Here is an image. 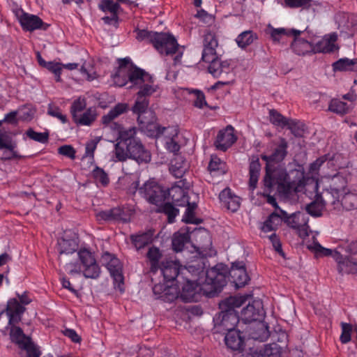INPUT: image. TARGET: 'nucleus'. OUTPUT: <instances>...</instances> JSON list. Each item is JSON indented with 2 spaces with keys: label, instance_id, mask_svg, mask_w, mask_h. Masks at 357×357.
<instances>
[{
  "label": "nucleus",
  "instance_id": "f257e3e1",
  "mask_svg": "<svg viewBox=\"0 0 357 357\" xmlns=\"http://www.w3.org/2000/svg\"><path fill=\"white\" fill-rule=\"evenodd\" d=\"M185 271L191 274L193 279L185 277L179 278L176 286H163L155 284L153 287V294L158 298L166 302H172L181 298L184 302H197L200 294L212 296L220 291L227 284V267L222 264L208 269L200 264L189 265Z\"/></svg>",
  "mask_w": 357,
  "mask_h": 357
},
{
  "label": "nucleus",
  "instance_id": "f03ea898",
  "mask_svg": "<svg viewBox=\"0 0 357 357\" xmlns=\"http://www.w3.org/2000/svg\"><path fill=\"white\" fill-rule=\"evenodd\" d=\"M288 143L284 138H280L279 144L270 155H263L266 162V174L263 178L264 197L266 201H276V197L288 199L296 191L302 189L304 181V170L298 169H287L280 165L287 155Z\"/></svg>",
  "mask_w": 357,
  "mask_h": 357
},
{
  "label": "nucleus",
  "instance_id": "7ed1b4c3",
  "mask_svg": "<svg viewBox=\"0 0 357 357\" xmlns=\"http://www.w3.org/2000/svg\"><path fill=\"white\" fill-rule=\"evenodd\" d=\"M117 143L114 146L115 155L120 162L128 158L135 160L139 165L149 163L151 160V152L146 149L139 137L136 127L119 128Z\"/></svg>",
  "mask_w": 357,
  "mask_h": 357
},
{
  "label": "nucleus",
  "instance_id": "20e7f679",
  "mask_svg": "<svg viewBox=\"0 0 357 357\" xmlns=\"http://www.w3.org/2000/svg\"><path fill=\"white\" fill-rule=\"evenodd\" d=\"M247 298V296H230L220 303L221 312L213 318L214 329L217 333L235 330L239 317L234 309L240 307Z\"/></svg>",
  "mask_w": 357,
  "mask_h": 357
},
{
  "label": "nucleus",
  "instance_id": "39448f33",
  "mask_svg": "<svg viewBox=\"0 0 357 357\" xmlns=\"http://www.w3.org/2000/svg\"><path fill=\"white\" fill-rule=\"evenodd\" d=\"M218 41L214 33L207 31L204 36L202 59L209 63L208 72L215 77H220L223 73L230 71V64L227 61H222L217 55L216 48Z\"/></svg>",
  "mask_w": 357,
  "mask_h": 357
},
{
  "label": "nucleus",
  "instance_id": "423d86ee",
  "mask_svg": "<svg viewBox=\"0 0 357 357\" xmlns=\"http://www.w3.org/2000/svg\"><path fill=\"white\" fill-rule=\"evenodd\" d=\"M77 255L78 261L66 264V271L70 275L82 274L86 278H98L101 271L93 253L87 248H81Z\"/></svg>",
  "mask_w": 357,
  "mask_h": 357
},
{
  "label": "nucleus",
  "instance_id": "0eeeda50",
  "mask_svg": "<svg viewBox=\"0 0 357 357\" xmlns=\"http://www.w3.org/2000/svg\"><path fill=\"white\" fill-rule=\"evenodd\" d=\"M307 248L316 257L331 256L337 263V271L340 274L357 273V260L343 256L339 251L323 247L313 236V241L307 244Z\"/></svg>",
  "mask_w": 357,
  "mask_h": 357
},
{
  "label": "nucleus",
  "instance_id": "6e6552de",
  "mask_svg": "<svg viewBox=\"0 0 357 357\" xmlns=\"http://www.w3.org/2000/svg\"><path fill=\"white\" fill-rule=\"evenodd\" d=\"M326 161V155H324L310 164L309 169V174L310 176L304 174L303 187L298 191L295 192L289 199H292L298 193L304 191L306 197L312 201H324L321 194L318 191V171Z\"/></svg>",
  "mask_w": 357,
  "mask_h": 357
},
{
  "label": "nucleus",
  "instance_id": "1a4fd4ad",
  "mask_svg": "<svg viewBox=\"0 0 357 357\" xmlns=\"http://www.w3.org/2000/svg\"><path fill=\"white\" fill-rule=\"evenodd\" d=\"M137 192L146 201H165V188L153 178L148 180L140 188H139V181H134L129 187L128 192L135 195Z\"/></svg>",
  "mask_w": 357,
  "mask_h": 357
},
{
  "label": "nucleus",
  "instance_id": "9d476101",
  "mask_svg": "<svg viewBox=\"0 0 357 357\" xmlns=\"http://www.w3.org/2000/svg\"><path fill=\"white\" fill-rule=\"evenodd\" d=\"M280 213L283 215L284 221L287 226L301 238L305 239L312 232L308 225L309 217L307 213L298 211L288 215L287 213L282 210H280Z\"/></svg>",
  "mask_w": 357,
  "mask_h": 357
},
{
  "label": "nucleus",
  "instance_id": "9b49d317",
  "mask_svg": "<svg viewBox=\"0 0 357 357\" xmlns=\"http://www.w3.org/2000/svg\"><path fill=\"white\" fill-rule=\"evenodd\" d=\"M184 268H181L180 264L176 261H167L162 263L160 272L163 275V283H159L163 286V289L167 286H176L179 278L185 277L188 273Z\"/></svg>",
  "mask_w": 357,
  "mask_h": 357
},
{
  "label": "nucleus",
  "instance_id": "f8f14e48",
  "mask_svg": "<svg viewBox=\"0 0 357 357\" xmlns=\"http://www.w3.org/2000/svg\"><path fill=\"white\" fill-rule=\"evenodd\" d=\"M102 261L114 280V288L120 292L124 291L122 264L119 259L110 253L105 252L102 256Z\"/></svg>",
  "mask_w": 357,
  "mask_h": 357
},
{
  "label": "nucleus",
  "instance_id": "ddd939ff",
  "mask_svg": "<svg viewBox=\"0 0 357 357\" xmlns=\"http://www.w3.org/2000/svg\"><path fill=\"white\" fill-rule=\"evenodd\" d=\"M17 296L20 302L16 298H12L8 301L6 312L8 317L9 325H13L20 321L25 310L23 305H28L32 301L26 292H24L22 295L17 294Z\"/></svg>",
  "mask_w": 357,
  "mask_h": 357
},
{
  "label": "nucleus",
  "instance_id": "4468645a",
  "mask_svg": "<svg viewBox=\"0 0 357 357\" xmlns=\"http://www.w3.org/2000/svg\"><path fill=\"white\" fill-rule=\"evenodd\" d=\"M12 342L16 343L22 351L26 352L27 357H39L40 353L37 347L25 336L19 327L12 326L10 332Z\"/></svg>",
  "mask_w": 357,
  "mask_h": 357
},
{
  "label": "nucleus",
  "instance_id": "2eb2a0df",
  "mask_svg": "<svg viewBox=\"0 0 357 357\" xmlns=\"http://www.w3.org/2000/svg\"><path fill=\"white\" fill-rule=\"evenodd\" d=\"M149 120L147 118L142 119V121H137L141 130L148 137L158 138L165 134L166 132L171 131L172 135H176L178 130L176 127H161L155 121L154 114L149 116Z\"/></svg>",
  "mask_w": 357,
  "mask_h": 357
},
{
  "label": "nucleus",
  "instance_id": "dca6fc26",
  "mask_svg": "<svg viewBox=\"0 0 357 357\" xmlns=\"http://www.w3.org/2000/svg\"><path fill=\"white\" fill-rule=\"evenodd\" d=\"M152 45L159 53L165 55L175 54L178 47V44L174 36L164 32L156 33L155 39Z\"/></svg>",
  "mask_w": 357,
  "mask_h": 357
},
{
  "label": "nucleus",
  "instance_id": "f3484780",
  "mask_svg": "<svg viewBox=\"0 0 357 357\" xmlns=\"http://www.w3.org/2000/svg\"><path fill=\"white\" fill-rule=\"evenodd\" d=\"M132 215V210L128 207H116L107 211H100L96 216L98 220H121L127 222Z\"/></svg>",
  "mask_w": 357,
  "mask_h": 357
},
{
  "label": "nucleus",
  "instance_id": "a211bd4d",
  "mask_svg": "<svg viewBox=\"0 0 357 357\" xmlns=\"http://www.w3.org/2000/svg\"><path fill=\"white\" fill-rule=\"evenodd\" d=\"M237 140L234 134V129L231 126H227L225 129L220 130L214 142V146L218 150L226 151Z\"/></svg>",
  "mask_w": 357,
  "mask_h": 357
},
{
  "label": "nucleus",
  "instance_id": "6ab92c4d",
  "mask_svg": "<svg viewBox=\"0 0 357 357\" xmlns=\"http://www.w3.org/2000/svg\"><path fill=\"white\" fill-rule=\"evenodd\" d=\"M193 236L199 243L198 251L204 257H211L213 251L211 250V237L209 232L204 228L196 229L193 231Z\"/></svg>",
  "mask_w": 357,
  "mask_h": 357
},
{
  "label": "nucleus",
  "instance_id": "aec40b11",
  "mask_svg": "<svg viewBox=\"0 0 357 357\" xmlns=\"http://www.w3.org/2000/svg\"><path fill=\"white\" fill-rule=\"evenodd\" d=\"M264 316L262 303L260 301H253L241 312V319L245 323L261 320Z\"/></svg>",
  "mask_w": 357,
  "mask_h": 357
},
{
  "label": "nucleus",
  "instance_id": "412c9836",
  "mask_svg": "<svg viewBox=\"0 0 357 357\" xmlns=\"http://www.w3.org/2000/svg\"><path fill=\"white\" fill-rule=\"evenodd\" d=\"M123 80L116 82L119 86H124L128 81L133 84L134 85L142 84L146 82L148 79H151L152 77L146 73L144 70L134 66L131 68L124 76H122Z\"/></svg>",
  "mask_w": 357,
  "mask_h": 357
},
{
  "label": "nucleus",
  "instance_id": "4be33fe9",
  "mask_svg": "<svg viewBox=\"0 0 357 357\" xmlns=\"http://www.w3.org/2000/svg\"><path fill=\"white\" fill-rule=\"evenodd\" d=\"M16 148L17 142L13 139L12 137L7 132L0 130V150L5 149L11 153L10 156H5L1 160H10L22 158V156L15 150Z\"/></svg>",
  "mask_w": 357,
  "mask_h": 357
},
{
  "label": "nucleus",
  "instance_id": "5701e85b",
  "mask_svg": "<svg viewBox=\"0 0 357 357\" xmlns=\"http://www.w3.org/2000/svg\"><path fill=\"white\" fill-rule=\"evenodd\" d=\"M18 19L22 29L25 31H33L39 29L45 30L48 26L39 17L26 13L22 12Z\"/></svg>",
  "mask_w": 357,
  "mask_h": 357
},
{
  "label": "nucleus",
  "instance_id": "b1692460",
  "mask_svg": "<svg viewBox=\"0 0 357 357\" xmlns=\"http://www.w3.org/2000/svg\"><path fill=\"white\" fill-rule=\"evenodd\" d=\"M229 275L232 278L236 288L245 286L249 280L243 262L233 263L229 271Z\"/></svg>",
  "mask_w": 357,
  "mask_h": 357
},
{
  "label": "nucleus",
  "instance_id": "393cba45",
  "mask_svg": "<svg viewBox=\"0 0 357 357\" xmlns=\"http://www.w3.org/2000/svg\"><path fill=\"white\" fill-rule=\"evenodd\" d=\"M337 40V36L333 34L329 37H324L318 41L314 45H312V52L313 53H330L335 49V42Z\"/></svg>",
  "mask_w": 357,
  "mask_h": 357
},
{
  "label": "nucleus",
  "instance_id": "a878e982",
  "mask_svg": "<svg viewBox=\"0 0 357 357\" xmlns=\"http://www.w3.org/2000/svg\"><path fill=\"white\" fill-rule=\"evenodd\" d=\"M78 250V238L74 235L71 238L67 236L58 241V250L60 254L69 255Z\"/></svg>",
  "mask_w": 357,
  "mask_h": 357
},
{
  "label": "nucleus",
  "instance_id": "bb28decb",
  "mask_svg": "<svg viewBox=\"0 0 357 357\" xmlns=\"http://www.w3.org/2000/svg\"><path fill=\"white\" fill-rule=\"evenodd\" d=\"M149 105V101L147 98L137 96V100L132 110L133 113L138 115L137 121H142V119L147 118L153 114V112L148 109Z\"/></svg>",
  "mask_w": 357,
  "mask_h": 357
},
{
  "label": "nucleus",
  "instance_id": "cd10ccee",
  "mask_svg": "<svg viewBox=\"0 0 357 357\" xmlns=\"http://www.w3.org/2000/svg\"><path fill=\"white\" fill-rule=\"evenodd\" d=\"M165 201H189L190 199L187 190L177 185L165 188Z\"/></svg>",
  "mask_w": 357,
  "mask_h": 357
},
{
  "label": "nucleus",
  "instance_id": "c85d7f7f",
  "mask_svg": "<svg viewBox=\"0 0 357 357\" xmlns=\"http://www.w3.org/2000/svg\"><path fill=\"white\" fill-rule=\"evenodd\" d=\"M225 341L226 345L232 350H240L243 347V339L240 332L236 330L227 332Z\"/></svg>",
  "mask_w": 357,
  "mask_h": 357
},
{
  "label": "nucleus",
  "instance_id": "c756f323",
  "mask_svg": "<svg viewBox=\"0 0 357 357\" xmlns=\"http://www.w3.org/2000/svg\"><path fill=\"white\" fill-rule=\"evenodd\" d=\"M261 170V164L257 157H252L249 166V185L252 189L257 187Z\"/></svg>",
  "mask_w": 357,
  "mask_h": 357
},
{
  "label": "nucleus",
  "instance_id": "7c9ffc66",
  "mask_svg": "<svg viewBox=\"0 0 357 357\" xmlns=\"http://www.w3.org/2000/svg\"><path fill=\"white\" fill-rule=\"evenodd\" d=\"M291 47L292 50L298 55H305L309 52H312V44L303 38H299L298 36H294Z\"/></svg>",
  "mask_w": 357,
  "mask_h": 357
},
{
  "label": "nucleus",
  "instance_id": "2f4dec72",
  "mask_svg": "<svg viewBox=\"0 0 357 357\" xmlns=\"http://www.w3.org/2000/svg\"><path fill=\"white\" fill-rule=\"evenodd\" d=\"M186 169V162L181 156L177 155L171 160L169 170L176 178H181Z\"/></svg>",
  "mask_w": 357,
  "mask_h": 357
},
{
  "label": "nucleus",
  "instance_id": "473e14b6",
  "mask_svg": "<svg viewBox=\"0 0 357 357\" xmlns=\"http://www.w3.org/2000/svg\"><path fill=\"white\" fill-rule=\"evenodd\" d=\"M284 220L283 215L282 216L277 213H272L268 219L263 223L261 229L264 232H270L276 230L278 227L282 224Z\"/></svg>",
  "mask_w": 357,
  "mask_h": 357
},
{
  "label": "nucleus",
  "instance_id": "72a5a7b5",
  "mask_svg": "<svg viewBox=\"0 0 357 357\" xmlns=\"http://www.w3.org/2000/svg\"><path fill=\"white\" fill-rule=\"evenodd\" d=\"M333 68L334 71H357V58L354 59H340L333 63Z\"/></svg>",
  "mask_w": 357,
  "mask_h": 357
},
{
  "label": "nucleus",
  "instance_id": "f704fd0d",
  "mask_svg": "<svg viewBox=\"0 0 357 357\" xmlns=\"http://www.w3.org/2000/svg\"><path fill=\"white\" fill-rule=\"evenodd\" d=\"M190 234L189 231L186 230L185 231H179L174 234L172 238V248L176 252L182 251L184 245L187 243L190 240Z\"/></svg>",
  "mask_w": 357,
  "mask_h": 357
},
{
  "label": "nucleus",
  "instance_id": "c9c22d12",
  "mask_svg": "<svg viewBox=\"0 0 357 357\" xmlns=\"http://www.w3.org/2000/svg\"><path fill=\"white\" fill-rule=\"evenodd\" d=\"M281 348L277 344L266 345L264 349L256 351L252 357H280Z\"/></svg>",
  "mask_w": 357,
  "mask_h": 357
},
{
  "label": "nucleus",
  "instance_id": "e433bc0d",
  "mask_svg": "<svg viewBox=\"0 0 357 357\" xmlns=\"http://www.w3.org/2000/svg\"><path fill=\"white\" fill-rule=\"evenodd\" d=\"M128 109V105L126 103H119L112 108L107 114L102 118V122L105 125L110 123L114 119L126 112Z\"/></svg>",
  "mask_w": 357,
  "mask_h": 357
},
{
  "label": "nucleus",
  "instance_id": "4c0bfd02",
  "mask_svg": "<svg viewBox=\"0 0 357 357\" xmlns=\"http://www.w3.org/2000/svg\"><path fill=\"white\" fill-rule=\"evenodd\" d=\"M153 236V233L149 231L137 235H132L130 238L136 249L139 250L152 241Z\"/></svg>",
  "mask_w": 357,
  "mask_h": 357
},
{
  "label": "nucleus",
  "instance_id": "58836bf2",
  "mask_svg": "<svg viewBox=\"0 0 357 357\" xmlns=\"http://www.w3.org/2000/svg\"><path fill=\"white\" fill-rule=\"evenodd\" d=\"M146 257L151 266V271L152 273L156 272L159 268V261L162 257L160 249L154 246L151 247Z\"/></svg>",
  "mask_w": 357,
  "mask_h": 357
},
{
  "label": "nucleus",
  "instance_id": "ea45409f",
  "mask_svg": "<svg viewBox=\"0 0 357 357\" xmlns=\"http://www.w3.org/2000/svg\"><path fill=\"white\" fill-rule=\"evenodd\" d=\"M96 117V110L91 107L80 114L78 117L73 119L74 122L79 125L90 126Z\"/></svg>",
  "mask_w": 357,
  "mask_h": 357
},
{
  "label": "nucleus",
  "instance_id": "a19ab883",
  "mask_svg": "<svg viewBox=\"0 0 357 357\" xmlns=\"http://www.w3.org/2000/svg\"><path fill=\"white\" fill-rule=\"evenodd\" d=\"M91 176L97 184H100L103 187L107 186L109 183V178L107 173L97 165H95L91 172Z\"/></svg>",
  "mask_w": 357,
  "mask_h": 357
},
{
  "label": "nucleus",
  "instance_id": "79ce46f5",
  "mask_svg": "<svg viewBox=\"0 0 357 357\" xmlns=\"http://www.w3.org/2000/svg\"><path fill=\"white\" fill-rule=\"evenodd\" d=\"M187 208L183 216V221L186 223L198 225L202 222L200 218H196L195 211L197 208L196 202H187Z\"/></svg>",
  "mask_w": 357,
  "mask_h": 357
},
{
  "label": "nucleus",
  "instance_id": "37998d69",
  "mask_svg": "<svg viewBox=\"0 0 357 357\" xmlns=\"http://www.w3.org/2000/svg\"><path fill=\"white\" fill-rule=\"evenodd\" d=\"M100 10L105 13H109L111 15H119L122 10L118 3L112 0H101L98 4Z\"/></svg>",
  "mask_w": 357,
  "mask_h": 357
},
{
  "label": "nucleus",
  "instance_id": "c03bdc74",
  "mask_svg": "<svg viewBox=\"0 0 357 357\" xmlns=\"http://www.w3.org/2000/svg\"><path fill=\"white\" fill-rule=\"evenodd\" d=\"M328 109L334 113L343 115L349 112L351 107L338 99H333L329 104Z\"/></svg>",
  "mask_w": 357,
  "mask_h": 357
},
{
  "label": "nucleus",
  "instance_id": "a18cd8bd",
  "mask_svg": "<svg viewBox=\"0 0 357 357\" xmlns=\"http://www.w3.org/2000/svg\"><path fill=\"white\" fill-rule=\"evenodd\" d=\"M257 38L256 34L252 31H245L237 36L236 41L240 47L245 48Z\"/></svg>",
  "mask_w": 357,
  "mask_h": 357
},
{
  "label": "nucleus",
  "instance_id": "49530a36",
  "mask_svg": "<svg viewBox=\"0 0 357 357\" xmlns=\"http://www.w3.org/2000/svg\"><path fill=\"white\" fill-rule=\"evenodd\" d=\"M301 31L291 29H285L284 28L273 29L271 31V38L274 41L279 42L284 36H297L301 34Z\"/></svg>",
  "mask_w": 357,
  "mask_h": 357
},
{
  "label": "nucleus",
  "instance_id": "de8ad7c7",
  "mask_svg": "<svg viewBox=\"0 0 357 357\" xmlns=\"http://www.w3.org/2000/svg\"><path fill=\"white\" fill-rule=\"evenodd\" d=\"M119 69L114 76L115 82H119L120 78L124 76L126 73L131 68H133V65L129 58H124L119 59Z\"/></svg>",
  "mask_w": 357,
  "mask_h": 357
},
{
  "label": "nucleus",
  "instance_id": "09e8293b",
  "mask_svg": "<svg viewBox=\"0 0 357 357\" xmlns=\"http://www.w3.org/2000/svg\"><path fill=\"white\" fill-rule=\"evenodd\" d=\"M269 119L270 122L273 125L280 128H284L287 124H288L289 119L284 117L275 109H271L269 111Z\"/></svg>",
  "mask_w": 357,
  "mask_h": 357
},
{
  "label": "nucleus",
  "instance_id": "8fccbe9b",
  "mask_svg": "<svg viewBox=\"0 0 357 357\" xmlns=\"http://www.w3.org/2000/svg\"><path fill=\"white\" fill-rule=\"evenodd\" d=\"M86 106V100L84 98H79L75 100L70 107V113L73 117V119L78 117L80 114L84 112Z\"/></svg>",
  "mask_w": 357,
  "mask_h": 357
},
{
  "label": "nucleus",
  "instance_id": "3c124183",
  "mask_svg": "<svg viewBox=\"0 0 357 357\" xmlns=\"http://www.w3.org/2000/svg\"><path fill=\"white\" fill-rule=\"evenodd\" d=\"M135 32L137 33L136 39L139 41H146L152 44L155 39L157 32L151 31L146 29H136Z\"/></svg>",
  "mask_w": 357,
  "mask_h": 357
},
{
  "label": "nucleus",
  "instance_id": "603ef678",
  "mask_svg": "<svg viewBox=\"0 0 357 357\" xmlns=\"http://www.w3.org/2000/svg\"><path fill=\"white\" fill-rule=\"evenodd\" d=\"M147 83L144 82L142 84H139V91L137 92V97L142 98H147V96H151L155 91V88L152 85L153 79H148Z\"/></svg>",
  "mask_w": 357,
  "mask_h": 357
},
{
  "label": "nucleus",
  "instance_id": "864d4df0",
  "mask_svg": "<svg viewBox=\"0 0 357 357\" xmlns=\"http://www.w3.org/2000/svg\"><path fill=\"white\" fill-rule=\"evenodd\" d=\"M225 163L222 162L217 155H212L208 163V169L212 172H220L225 173Z\"/></svg>",
  "mask_w": 357,
  "mask_h": 357
},
{
  "label": "nucleus",
  "instance_id": "5fc2aeb1",
  "mask_svg": "<svg viewBox=\"0 0 357 357\" xmlns=\"http://www.w3.org/2000/svg\"><path fill=\"white\" fill-rule=\"evenodd\" d=\"M325 202H310L306 206L307 214L314 217L321 215Z\"/></svg>",
  "mask_w": 357,
  "mask_h": 357
},
{
  "label": "nucleus",
  "instance_id": "6e6d98bb",
  "mask_svg": "<svg viewBox=\"0 0 357 357\" xmlns=\"http://www.w3.org/2000/svg\"><path fill=\"white\" fill-rule=\"evenodd\" d=\"M26 134L29 138L43 144L47 143L49 139L48 132H38L34 131L33 129L29 128L26 130Z\"/></svg>",
  "mask_w": 357,
  "mask_h": 357
},
{
  "label": "nucleus",
  "instance_id": "4d7b16f0",
  "mask_svg": "<svg viewBox=\"0 0 357 357\" xmlns=\"http://www.w3.org/2000/svg\"><path fill=\"white\" fill-rule=\"evenodd\" d=\"M164 135L167 139L165 142V146H166L167 149L172 153L178 152L180 149V145L174 139V137H177L178 134L176 135H172L171 134V131H168V132H166Z\"/></svg>",
  "mask_w": 357,
  "mask_h": 357
},
{
  "label": "nucleus",
  "instance_id": "13d9d810",
  "mask_svg": "<svg viewBox=\"0 0 357 357\" xmlns=\"http://www.w3.org/2000/svg\"><path fill=\"white\" fill-rule=\"evenodd\" d=\"M168 216V221L172 223L175 217L178 214V210L172 205V202H165L162 210Z\"/></svg>",
  "mask_w": 357,
  "mask_h": 357
},
{
  "label": "nucleus",
  "instance_id": "bf43d9fd",
  "mask_svg": "<svg viewBox=\"0 0 357 357\" xmlns=\"http://www.w3.org/2000/svg\"><path fill=\"white\" fill-rule=\"evenodd\" d=\"M286 127L288 128L291 132V133L296 137H301L303 132V125L295 120L289 119L288 124H287Z\"/></svg>",
  "mask_w": 357,
  "mask_h": 357
},
{
  "label": "nucleus",
  "instance_id": "052dcab7",
  "mask_svg": "<svg viewBox=\"0 0 357 357\" xmlns=\"http://www.w3.org/2000/svg\"><path fill=\"white\" fill-rule=\"evenodd\" d=\"M332 182L333 185V190H334L336 193L344 191L347 182L342 176L339 174L335 175L332 179Z\"/></svg>",
  "mask_w": 357,
  "mask_h": 357
},
{
  "label": "nucleus",
  "instance_id": "680f3d73",
  "mask_svg": "<svg viewBox=\"0 0 357 357\" xmlns=\"http://www.w3.org/2000/svg\"><path fill=\"white\" fill-rule=\"evenodd\" d=\"M312 0H284L286 7L289 8H308Z\"/></svg>",
  "mask_w": 357,
  "mask_h": 357
},
{
  "label": "nucleus",
  "instance_id": "e2e57ef3",
  "mask_svg": "<svg viewBox=\"0 0 357 357\" xmlns=\"http://www.w3.org/2000/svg\"><path fill=\"white\" fill-rule=\"evenodd\" d=\"M342 334L340 335V341L343 344H347L351 340V334L352 331V326L349 324L342 323Z\"/></svg>",
  "mask_w": 357,
  "mask_h": 357
},
{
  "label": "nucleus",
  "instance_id": "0e129e2a",
  "mask_svg": "<svg viewBox=\"0 0 357 357\" xmlns=\"http://www.w3.org/2000/svg\"><path fill=\"white\" fill-rule=\"evenodd\" d=\"M47 114L53 117L59 119L63 123L67 122L66 116L63 115L61 112V109L56 106L49 105Z\"/></svg>",
  "mask_w": 357,
  "mask_h": 357
},
{
  "label": "nucleus",
  "instance_id": "69168bd1",
  "mask_svg": "<svg viewBox=\"0 0 357 357\" xmlns=\"http://www.w3.org/2000/svg\"><path fill=\"white\" fill-rule=\"evenodd\" d=\"M45 68L54 74L56 82L61 81V74L62 70L61 63L50 61L47 63Z\"/></svg>",
  "mask_w": 357,
  "mask_h": 357
},
{
  "label": "nucleus",
  "instance_id": "338daca9",
  "mask_svg": "<svg viewBox=\"0 0 357 357\" xmlns=\"http://www.w3.org/2000/svg\"><path fill=\"white\" fill-rule=\"evenodd\" d=\"M58 153L74 160L76 151L71 145H63L58 149Z\"/></svg>",
  "mask_w": 357,
  "mask_h": 357
},
{
  "label": "nucleus",
  "instance_id": "774afa93",
  "mask_svg": "<svg viewBox=\"0 0 357 357\" xmlns=\"http://www.w3.org/2000/svg\"><path fill=\"white\" fill-rule=\"evenodd\" d=\"M268 238L275 250L281 256L284 257V253L282 249V244L278 236L275 234H272Z\"/></svg>",
  "mask_w": 357,
  "mask_h": 357
}]
</instances>
